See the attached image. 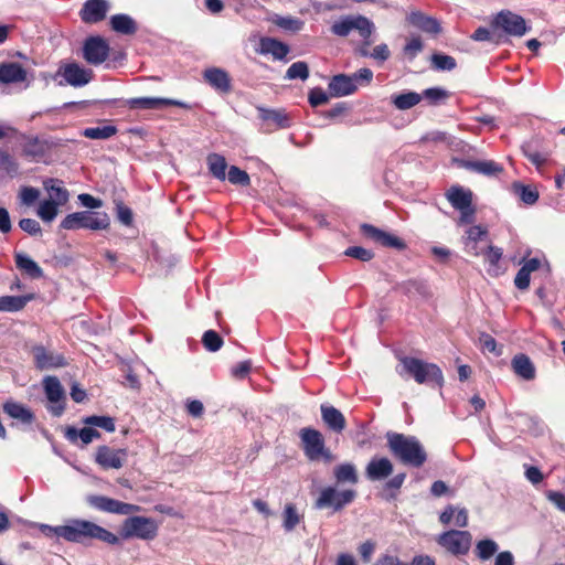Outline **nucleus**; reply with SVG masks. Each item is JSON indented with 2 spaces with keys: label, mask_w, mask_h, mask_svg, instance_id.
Wrapping results in <instances>:
<instances>
[{
  "label": "nucleus",
  "mask_w": 565,
  "mask_h": 565,
  "mask_svg": "<svg viewBox=\"0 0 565 565\" xmlns=\"http://www.w3.org/2000/svg\"><path fill=\"white\" fill-rule=\"evenodd\" d=\"M62 540L68 543L89 545L93 541H99L108 545H118L119 537L98 525L97 523L84 519H68L63 524Z\"/></svg>",
  "instance_id": "nucleus-1"
},
{
  "label": "nucleus",
  "mask_w": 565,
  "mask_h": 565,
  "mask_svg": "<svg viewBox=\"0 0 565 565\" xmlns=\"http://www.w3.org/2000/svg\"><path fill=\"white\" fill-rule=\"evenodd\" d=\"M387 447L391 454L405 466L420 468L427 461V452L417 437L387 431Z\"/></svg>",
  "instance_id": "nucleus-2"
},
{
  "label": "nucleus",
  "mask_w": 565,
  "mask_h": 565,
  "mask_svg": "<svg viewBox=\"0 0 565 565\" xmlns=\"http://www.w3.org/2000/svg\"><path fill=\"white\" fill-rule=\"evenodd\" d=\"M399 361L403 371L409 374L418 384L433 382L439 387L444 385L443 371L437 364L412 356H404Z\"/></svg>",
  "instance_id": "nucleus-3"
},
{
  "label": "nucleus",
  "mask_w": 565,
  "mask_h": 565,
  "mask_svg": "<svg viewBox=\"0 0 565 565\" xmlns=\"http://www.w3.org/2000/svg\"><path fill=\"white\" fill-rule=\"evenodd\" d=\"M110 225L109 216L106 213L82 211L67 214L61 222L60 227L67 231L76 230H106Z\"/></svg>",
  "instance_id": "nucleus-4"
},
{
  "label": "nucleus",
  "mask_w": 565,
  "mask_h": 565,
  "mask_svg": "<svg viewBox=\"0 0 565 565\" xmlns=\"http://www.w3.org/2000/svg\"><path fill=\"white\" fill-rule=\"evenodd\" d=\"M356 494L353 489L338 490L333 486H328L320 490L313 507L317 510L331 509L332 513H335L351 504Z\"/></svg>",
  "instance_id": "nucleus-5"
},
{
  "label": "nucleus",
  "mask_w": 565,
  "mask_h": 565,
  "mask_svg": "<svg viewBox=\"0 0 565 565\" xmlns=\"http://www.w3.org/2000/svg\"><path fill=\"white\" fill-rule=\"evenodd\" d=\"M446 198L450 205L460 212L457 221L458 226L472 224L476 216V207L472 204V192L460 185H452L447 192Z\"/></svg>",
  "instance_id": "nucleus-6"
},
{
  "label": "nucleus",
  "mask_w": 565,
  "mask_h": 565,
  "mask_svg": "<svg viewBox=\"0 0 565 565\" xmlns=\"http://www.w3.org/2000/svg\"><path fill=\"white\" fill-rule=\"evenodd\" d=\"M120 534L124 540L152 541L158 535V523L151 518L132 515L124 521Z\"/></svg>",
  "instance_id": "nucleus-7"
},
{
  "label": "nucleus",
  "mask_w": 565,
  "mask_h": 565,
  "mask_svg": "<svg viewBox=\"0 0 565 565\" xmlns=\"http://www.w3.org/2000/svg\"><path fill=\"white\" fill-rule=\"evenodd\" d=\"M302 449L310 461L323 459L326 462L333 460L332 452L326 447L322 434L310 427L302 428L299 433Z\"/></svg>",
  "instance_id": "nucleus-8"
},
{
  "label": "nucleus",
  "mask_w": 565,
  "mask_h": 565,
  "mask_svg": "<svg viewBox=\"0 0 565 565\" xmlns=\"http://www.w3.org/2000/svg\"><path fill=\"white\" fill-rule=\"evenodd\" d=\"M332 34L341 38L348 36L353 30L359 33L361 38L372 36L375 32L374 23L366 17L344 15L334 21L330 28Z\"/></svg>",
  "instance_id": "nucleus-9"
},
{
  "label": "nucleus",
  "mask_w": 565,
  "mask_h": 565,
  "mask_svg": "<svg viewBox=\"0 0 565 565\" xmlns=\"http://www.w3.org/2000/svg\"><path fill=\"white\" fill-rule=\"evenodd\" d=\"M86 502L92 508L117 515H129L140 511V507L131 503H126L106 495L89 494L86 497Z\"/></svg>",
  "instance_id": "nucleus-10"
},
{
  "label": "nucleus",
  "mask_w": 565,
  "mask_h": 565,
  "mask_svg": "<svg viewBox=\"0 0 565 565\" xmlns=\"http://www.w3.org/2000/svg\"><path fill=\"white\" fill-rule=\"evenodd\" d=\"M491 26L494 31L501 30L510 36L518 38L523 36L529 30L525 20L510 10H501L497 13Z\"/></svg>",
  "instance_id": "nucleus-11"
},
{
  "label": "nucleus",
  "mask_w": 565,
  "mask_h": 565,
  "mask_svg": "<svg viewBox=\"0 0 565 565\" xmlns=\"http://www.w3.org/2000/svg\"><path fill=\"white\" fill-rule=\"evenodd\" d=\"M43 388L50 405L47 411L55 417L63 415L65 411V391L56 376L47 375L43 379Z\"/></svg>",
  "instance_id": "nucleus-12"
},
{
  "label": "nucleus",
  "mask_w": 565,
  "mask_h": 565,
  "mask_svg": "<svg viewBox=\"0 0 565 565\" xmlns=\"http://www.w3.org/2000/svg\"><path fill=\"white\" fill-rule=\"evenodd\" d=\"M437 543L454 555H465L471 545V534L468 531L449 530L438 536Z\"/></svg>",
  "instance_id": "nucleus-13"
},
{
  "label": "nucleus",
  "mask_w": 565,
  "mask_h": 565,
  "mask_svg": "<svg viewBox=\"0 0 565 565\" xmlns=\"http://www.w3.org/2000/svg\"><path fill=\"white\" fill-rule=\"evenodd\" d=\"M465 252L472 256H480L489 244V232L481 225L469 226L462 236Z\"/></svg>",
  "instance_id": "nucleus-14"
},
{
  "label": "nucleus",
  "mask_w": 565,
  "mask_h": 565,
  "mask_svg": "<svg viewBox=\"0 0 565 565\" xmlns=\"http://www.w3.org/2000/svg\"><path fill=\"white\" fill-rule=\"evenodd\" d=\"M109 44L102 36H89L83 45V56L88 64L99 65L109 55Z\"/></svg>",
  "instance_id": "nucleus-15"
},
{
  "label": "nucleus",
  "mask_w": 565,
  "mask_h": 565,
  "mask_svg": "<svg viewBox=\"0 0 565 565\" xmlns=\"http://www.w3.org/2000/svg\"><path fill=\"white\" fill-rule=\"evenodd\" d=\"M34 365L38 370L63 367L67 364L65 358L56 352L49 351L44 345H34L31 350Z\"/></svg>",
  "instance_id": "nucleus-16"
},
{
  "label": "nucleus",
  "mask_w": 565,
  "mask_h": 565,
  "mask_svg": "<svg viewBox=\"0 0 565 565\" xmlns=\"http://www.w3.org/2000/svg\"><path fill=\"white\" fill-rule=\"evenodd\" d=\"M361 233L369 239L384 246L392 247L398 250H402L406 247V244L399 237L387 233L381 228L375 227L374 225L364 223L361 225Z\"/></svg>",
  "instance_id": "nucleus-17"
},
{
  "label": "nucleus",
  "mask_w": 565,
  "mask_h": 565,
  "mask_svg": "<svg viewBox=\"0 0 565 565\" xmlns=\"http://www.w3.org/2000/svg\"><path fill=\"white\" fill-rule=\"evenodd\" d=\"M127 456V449H114L108 446H99L96 450L95 461L103 469H120Z\"/></svg>",
  "instance_id": "nucleus-18"
},
{
  "label": "nucleus",
  "mask_w": 565,
  "mask_h": 565,
  "mask_svg": "<svg viewBox=\"0 0 565 565\" xmlns=\"http://www.w3.org/2000/svg\"><path fill=\"white\" fill-rule=\"evenodd\" d=\"M57 74L64 78L66 84L74 87L87 85L93 76L90 70H86L75 62L61 66Z\"/></svg>",
  "instance_id": "nucleus-19"
},
{
  "label": "nucleus",
  "mask_w": 565,
  "mask_h": 565,
  "mask_svg": "<svg viewBox=\"0 0 565 565\" xmlns=\"http://www.w3.org/2000/svg\"><path fill=\"white\" fill-rule=\"evenodd\" d=\"M126 105L130 109H159L166 106H177L189 108V105L177 99L163 97H136L126 100Z\"/></svg>",
  "instance_id": "nucleus-20"
},
{
  "label": "nucleus",
  "mask_w": 565,
  "mask_h": 565,
  "mask_svg": "<svg viewBox=\"0 0 565 565\" xmlns=\"http://www.w3.org/2000/svg\"><path fill=\"white\" fill-rule=\"evenodd\" d=\"M393 470L394 466L388 458L374 456L365 466L364 475L369 481L376 482L388 478Z\"/></svg>",
  "instance_id": "nucleus-21"
},
{
  "label": "nucleus",
  "mask_w": 565,
  "mask_h": 565,
  "mask_svg": "<svg viewBox=\"0 0 565 565\" xmlns=\"http://www.w3.org/2000/svg\"><path fill=\"white\" fill-rule=\"evenodd\" d=\"M202 76L204 82L220 94H228L232 90V78L230 74L221 67H209L204 70Z\"/></svg>",
  "instance_id": "nucleus-22"
},
{
  "label": "nucleus",
  "mask_w": 565,
  "mask_h": 565,
  "mask_svg": "<svg viewBox=\"0 0 565 565\" xmlns=\"http://www.w3.org/2000/svg\"><path fill=\"white\" fill-rule=\"evenodd\" d=\"M109 11L107 0H86L79 11V17L84 23L94 24L103 21Z\"/></svg>",
  "instance_id": "nucleus-23"
},
{
  "label": "nucleus",
  "mask_w": 565,
  "mask_h": 565,
  "mask_svg": "<svg viewBox=\"0 0 565 565\" xmlns=\"http://www.w3.org/2000/svg\"><path fill=\"white\" fill-rule=\"evenodd\" d=\"M320 412L323 423L330 430L340 434L345 429V417L338 408L329 404H321Z\"/></svg>",
  "instance_id": "nucleus-24"
},
{
  "label": "nucleus",
  "mask_w": 565,
  "mask_h": 565,
  "mask_svg": "<svg viewBox=\"0 0 565 565\" xmlns=\"http://www.w3.org/2000/svg\"><path fill=\"white\" fill-rule=\"evenodd\" d=\"M354 79L351 75L338 74L331 77L328 89L332 97H343L353 94L356 90Z\"/></svg>",
  "instance_id": "nucleus-25"
},
{
  "label": "nucleus",
  "mask_w": 565,
  "mask_h": 565,
  "mask_svg": "<svg viewBox=\"0 0 565 565\" xmlns=\"http://www.w3.org/2000/svg\"><path fill=\"white\" fill-rule=\"evenodd\" d=\"M65 438L73 445L85 447L94 439L100 438V433L92 426L82 429L68 426L65 429Z\"/></svg>",
  "instance_id": "nucleus-26"
},
{
  "label": "nucleus",
  "mask_w": 565,
  "mask_h": 565,
  "mask_svg": "<svg viewBox=\"0 0 565 565\" xmlns=\"http://www.w3.org/2000/svg\"><path fill=\"white\" fill-rule=\"evenodd\" d=\"M259 118L269 127L276 129L288 128L290 119L282 109H268L265 107H257Z\"/></svg>",
  "instance_id": "nucleus-27"
},
{
  "label": "nucleus",
  "mask_w": 565,
  "mask_h": 565,
  "mask_svg": "<svg viewBox=\"0 0 565 565\" xmlns=\"http://www.w3.org/2000/svg\"><path fill=\"white\" fill-rule=\"evenodd\" d=\"M2 408L9 417L17 419L22 424L31 425L35 419L33 412L29 407L13 399L6 401Z\"/></svg>",
  "instance_id": "nucleus-28"
},
{
  "label": "nucleus",
  "mask_w": 565,
  "mask_h": 565,
  "mask_svg": "<svg viewBox=\"0 0 565 565\" xmlns=\"http://www.w3.org/2000/svg\"><path fill=\"white\" fill-rule=\"evenodd\" d=\"M407 21L420 31L436 35L440 33L441 26L437 19L428 17L419 11L411 12L407 17Z\"/></svg>",
  "instance_id": "nucleus-29"
},
{
  "label": "nucleus",
  "mask_w": 565,
  "mask_h": 565,
  "mask_svg": "<svg viewBox=\"0 0 565 565\" xmlns=\"http://www.w3.org/2000/svg\"><path fill=\"white\" fill-rule=\"evenodd\" d=\"M460 167L488 177L497 175L503 171L502 166L493 160H461Z\"/></svg>",
  "instance_id": "nucleus-30"
},
{
  "label": "nucleus",
  "mask_w": 565,
  "mask_h": 565,
  "mask_svg": "<svg viewBox=\"0 0 565 565\" xmlns=\"http://www.w3.org/2000/svg\"><path fill=\"white\" fill-rule=\"evenodd\" d=\"M511 367L515 375L524 381H532L535 379V366L531 359L524 353H519L513 356L511 361Z\"/></svg>",
  "instance_id": "nucleus-31"
},
{
  "label": "nucleus",
  "mask_w": 565,
  "mask_h": 565,
  "mask_svg": "<svg viewBox=\"0 0 565 565\" xmlns=\"http://www.w3.org/2000/svg\"><path fill=\"white\" fill-rule=\"evenodd\" d=\"M114 32L122 35H134L138 31V24L132 17L126 13H117L109 19Z\"/></svg>",
  "instance_id": "nucleus-32"
},
{
  "label": "nucleus",
  "mask_w": 565,
  "mask_h": 565,
  "mask_svg": "<svg viewBox=\"0 0 565 565\" xmlns=\"http://www.w3.org/2000/svg\"><path fill=\"white\" fill-rule=\"evenodd\" d=\"M289 51V46L277 39L262 38L259 41V52L270 54L275 60H285Z\"/></svg>",
  "instance_id": "nucleus-33"
},
{
  "label": "nucleus",
  "mask_w": 565,
  "mask_h": 565,
  "mask_svg": "<svg viewBox=\"0 0 565 565\" xmlns=\"http://www.w3.org/2000/svg\"><path fill=\"white\" fill-rule=\"evenodd\" d=\"M484 256V262L488 264L487 273L491 277H498L503 274L504 268L500 264L503 255V250L500 247L487 245L484 252L481 254Z\"/></svg>",
  "instance_id": "nucleus-34"
},
{
  "label": "nucleus",
  "mask_w": 565,
  "mask_h": 565,
  "mask_svg": "<svg viewBox=\"0 0 565 565\" xmlns=\"http://www.w3.org/2000/svg\"><path fill=\"white\" fill-rule=\"evenodd\" d=\"M458 527H466L468 525V511L465 508H457L452 504H448L439 515V521L444 525H448L452 522Z\"/></svg>",
  "instance_id": "nucleus-35"
},
{
  "label": "nucleus",
  "mask_w": 565,
  "mask_h": 565,
  "mask_svg": "<svg viewBox=\"0 0 565 565\" xmlns=\"http://www.w3.org/2000/svg\"><path fill=\"white\" fill-rule=\"evenodd\" d=\"M26 72L14 62L0 64V82L3 84L21 83L25 81Z\"/></svg>",
  "instance_id": "nucleus-36"
},
{
  "label": "nucleus",
  "mask_w": 565,
  "mask_h": 565,
  "mask_svg": "<svg viewBox=\"0 0 565 565\" xmlns=\"http://www.w3.org/2000/svg\"><path fill=\"white\" fill-rule=\"evenodd\" d=\"M44 189L49 193V201L56 202V204L64 205L70 199L68 191L62 185V181L57 179H47L43 182Z\"/></svg>",
  "instance_id": "nucleus-37"
},
{
  "label": "nucleus",
  "mask_w": 565,
  "mask_h": 565,
  "mask_svg": "<svg viewBox=\"0 0 565 565\" xmlns=\"http://www.w3.org/2000/svg\"><path fill=\"white\" fill-rule=\"evenodd\" d=\"M209 172L218 181L226 180L227 162L224 156L212 152L206 157Z\"/></svg>",
  "instance_id": "nucleus-38"
},
{
  "label": "nucleus",
  "mask_w": 565,
  "mask_h": 565,
  "mask_svg": "<svg viewBox=\"0 0 565 565\" xmlns=\"http://www.w3.org/2000/svg\"><path fill=\"white\" fill-rule=\"evenodd\" d=\"M267 21L271 22L273 24H275L284 31H289L294 33L301 31L305 26V22L299 18H295L291 15L284 17L277 13L270 14L267 18Z\"/></svg>",
  "instance_id": "nucleus-39"
},
{
  "label": "nucleus",
  "mask_w": 565,
  "mask_h": 565,
  "mask_svg": "<svg viewBox=\"0 0 565 565\" xmlns=\"http://www.w3.org/2000/svg\"><path fill=\"white\" fill-rule=\"evenodd\" d=\"M22 154L29 159L42 158L46 152V146L38 137L23 136L21 143Z\"/></svg>",
  "instance_id": "nucleus-40"
},
{
  "label": "nucleus",
  "mask_w": 565,
  "mask_h": 565,
  "mask_svg": "<svg viewBox=\"0 0 565 565\" xmlns=\"http://www.w3.org/2000/svg\"><path fill=\"white\" fill-rule=\"evenodd\" d=\"M422 102V95L416 92L405 90L391 96L392 105L398 110H407Z\"/></svg>",
  "instance_id": "nucleus-41"
},
{
  "label": "nucleus",
  "mask_w": 565,
  "mask_h": 565,
  "mask_svg": "<svg viewBox=\"0 0 565 565\" xmlns=\"http://www.w3.org/2000/svg\"><path fill=\"white\" fill-rule=\"evenodd\" d=\"M333 476L338 484H356L359 482L356 468L351 462H344L335 466L333 469Z\"/></svg>",
  "instance_id": "nucleus-42"
},
{
  "label": "nucleus",
  "mask_w": 565,
  "mask_h": 565,
  "mask_svg": "<svg viewBox=\"0 0 565 565\" xmlns=\"http://www.w3.org/2000/svg\"><path fill=\"white\" fill-rule=\"evenodd\" d=\"M15 266L29 277L36 279L43 276L42 268L30 256L23 253H15Z\"/></svg>",
  "instance_id": "nucleus-43"
},
{
  "label": "nucleus",
  "mask_w": 565,
  "mask_h": 565,
  "mask_svg": "<svg viewBox=\"0 0 565 565\" xmlns=\"http://www.w3.org/2000/svg\"><path fill=\"white\" fill-rule=\"evenodd\" d=\"M281 518V526L286 532H292L303 520V515L298 512V509L294 503L285 504Z\"/></svg>",
  "instance_id": "nucleus-44"
},
{
  "label": "nucleus",
  "mask_w": 565,
  "mask_h": 565,
  "mask_svg": "<svg viewBox=\"0 0 565 565\" xmlns=\"http://www.w3.org/2000/svg\"><path fill=\"white\" fill-rule=\"evenodd\" d=\"M513 193L526 205H533L539 200V191L535 186L525 185L521 182H514L512 184Z\"/></svg>",
  "instance_id": "nucleus-45"
},
{
  "label": "nucleus",
  "mask_w": 565,
  "mask_h": 565,
  "mask_svg": "<svg viewBox=\"0 0 565 565\" xmlns=\"http://www.w3.org/2000/svg\"><path fill=\"white\" fill-rule=\"evenodd\" d=\"M118 129L114 125H105L98 127H87L81 132L82 136L88 139L107 140L117 134Z\"/></svg>",
  "instance_id": "nucleus-46"
},
{
  "label": "nucleus",
  "mask_w": 565,
  "mask_h": 565,
  "mask_svg": "<svg viewBox=\"0 0 565 565\" xmlns=\"http://www.w3.org/2000/svg\"><path fill=\"white\" fill-rule=\"evenodd\" d=\"M522 152L537 169H541L548 160V152L539 150L534 142L524 143Z\"/></svg>",
  "instance_id": "nucleus-47"
},
{
  "label": "nucleus",
  "mask_w": 565,
  "mask_h": 565,
  "mask_svg": "<svg viewBox=\"0 0 565 565\" xmlns=\"http://www.w3.org/2000/svg\"><path fill=\"white\" fill-rule=\"evenodd\" d=\"M30 300V296H2L0 297V311H19L23 309Z\"/></svg>",
  "instance_id": "nucleus-48"
},
{
  "label": "nucleus",
  "mask_w": 565,
  "mask_h": 565,
  "mask_svg": "<svg viewBox=\"0 0 565 565\" xmlns=\"http://www.w3.org/2000/svg\"><path fill=\"white\" fill-rule=\"evenodd\" d=\"M19 172V164L15 159L6 150L0 148V178H14Z\"/></svg>",
  "instance_id": "nucleus-49"
},
{
  "label": "nucleus",
  "mask_w": 565,
  "mask_h": 565,
  "mask_svg": "<svg viewBox=\"0 0 565 565\" xmlns=\"http://www.w3.org/2000/svg\"><path fill=\"white\" fill-rule=\"evenodd\" d=\"M83 424L87 426L99 427L107 433H114L116 429L115 419L111 416L106 415H92L86 416L82 419Z\"/></svg>",
  "instance_id": "nucleus-50"
},
{
  "label": "nucleus",
  "mask_w": 565,
  "mask_h": 565,
  "mask_svg": "<svg viewBox=\"0 0 565 565\" xmlns=\"http://www.w3.org/2000/svg\"><path fill=\"white\" fill-rule=\"evenodd\" d=\"M430 63L431 67L438 72H450L457 67L455 57L444 53H434Z\"/></svg>",
  "instance_id": "nucleus-51"
},
{
  "label": "nucleus",
  "mask_w": 565,
  "mask_h": 565,
  "mask_svg": "<svg viewBox=\"0 0 565 565\" xmlns=\"http://www.w3.org/2000/svg\"><path fill=\"white\" fill-rule=\"evenodd\" d=\"M422 99H426L429 105L444 103L450 96V93L443 87H429L423 90Z\"/></svg>",
  "instance_id": "nucleus-52"
},
{
  "label": "nucleus",
  "mask_w": 565,
  "mask_h": 565,
  "mask_svg": "<svg viewBox=\"0 0 565 565\" xmlns=\"http://www.w3.org/2000/svg\"><path fill=\"white\" fill-rule=\"evenodd\" d=\"M498 550L499 546L497 542L491 539L481 540L476 545V554L482 561H487L492 557Z\"/></svg>",
  "instance_id": "nucleus-53"
},
{
  "label": "nucleus",
  "mask_w": 565,
  "mask_h": 565,
  "mask_svg": "<svg viewBox=\"0 0 565 565\" xmlns=\"http://www.w3.org/2000/svg\"><path fill=\"white\" fill-rule=\"evenodd\" d=\"M406 479V473L401 472L392 477L390 480H387L384 484V492L385 498L387 500L395 499L397 497V493L399 489L402 488L404 481Z\"/></svg>",
  "instance_id": "nucleus-54"
},
{
  "label": "nucleus",
  "mask_w": 565,
  "mask_h": 565,
  "mask_svg": "<svg viewBox=\"0 0 565 565\" xmlns=\"http://www.w3.org/2000/svg\"><path fill=\"white\" fill-rule=\"evenodd\" d=\"M309 77V67L306 62L299 61L292 63L285 75L286 79H301L306 81Z\"/></svg>",
  "instance_id": "nucleus-55"
},
{
  "label": "nucleus",
  "mask_w": 565,
  "mask_h": 565,
  "mask_svg": "<svg viewBox=\"0 0 565 565\" xmlns=\"http://www.w3.org/2000/svg\"><path fill=\"white\" fill-rule=\"evenodd\" d=\"M226 179L234 185L247 186L250 184L248 173L236 166H231Z\"/></svg>",
  "instance_id": "nucleus-56"
},
{
  "label": "nucleus",
  "mask_w": 565,
  "mask_h": 565,
  "mask_svg": "<svg viewBox=\"0 0 565 565\" xmlns=\"http://www.w3.org/2000/svg\"><path fill=\"white\" fill-rule=\"evenodd\" d=\"M203 347L210 352L218 351L223 345L222 337L214 330H207L202 335Z\"/></svg>",
  "instance_id": "nucleus-57"
},
{
  "label": "nucleus",
  "mask_w": 565,
  "mask_h": 565,
  "mask_svg": "<svg viewBox=\"0 0 565 565\" xmlns=\"http://www.w3.org/2000/svg\"><path fill=\"white\" fill-rule=\"evenodd\" d=\"M58 204L56 202H51L49 200H44L39 209H38V215L44 221V222H52L57 213H58Z\"/></svg>",
  "instance_id": "nucleus-58"
},
{
  "label": "nucleus",
  "mask_w": 565,
  "mask_h": 565,
  "mask_svg": "<svg viewBox=\"0 0 565 565\" xmlns=\"http://www.w3.org/2000/svg\"><path fill=\"white\" fill-rule=\"evenodd\" d=\"M522 267H524L530 273L541 270L545 276H548L551 273V268L546 259L540 257L524 259Z\"/></svg>",
  "instance_id": "nucleus-59"
},
{
  "label": "nucleus",
  "mask_w": 565,
  "mask_h": 565,
  "mask_svg": "<svg viewBox=\"0 0 565 565\" xmlns=\"http://www.w3.org/2000/svg\"><path fill=\"white\" fill-rule=\"evenodd\" d=\"M424 49L419 36L412 38L404 46L403 52L408 61H413Z\"/></svg>",
  "instance_id": "nucleus-60"
},
{
  "label": "nucleus",
  "mask_w": 565,
  "mask_h": 565,
  "mask_svg": "<svg viewBox=\"0 0 565 565\" xmlns=\"http://www.w3.org/2000/svg\"><path fill=\"white\" fill-rule=\"evenodd\" d=\"M344 255L359 259L361 262H370L374 257V253L371 249L361 246H350L344 250Z\"/></svg>",
  "instance_id": "nucleus-61"
},
{
  "label": "nucleus",
  "mask_w": 565,
  "mask_h": 565,
  "mask_svg": "<svg viewBox=\"0 0 565 565\" xmlns=\"http://www.w3.org/2000/svg\"><path fill=\"white\" fill-rule=\"evenodd\" d=\"M479 341L482 350L493 353L497 356L502 354V350L498 349L497 341L492 335L482 332L479 337Z\"/></svg>",
  "instance_id": "nucleus-62"
},
{
  "label": "nucleus",
  "mask_w": 565,
  "mask_h": 565,
  "mask_svg": "<svg viewBox=\"0 0 565 565\" xmlns=\"http://www.w3.org/2000/svg\"><path fill=\"white\" fill-rule=\"evenodd\" d=\"M351 78L354 79V85H356V88L359 86H365L369 85L373 79V72L372 70L367 67L360 68L355 73L351 75Z\"/></svg>",
  "instance_id": "nucleus-63"
},
{
  "label": "nucleus",
  "mask_w": 565,
  "mask_h": 565,
  "mask_svg": "<svg viewBox=\"0 0 565 565\" xmlns=\"http://www.w3.org/2000/svg\"><path fill=\"white\" fill-rule=\"evenodd\" d=\"M546 499L552 502L559 511L565 513V493L561 491H545Z\"/></svg>",
  "instance_id": "nucleus-64"
}]
</instances>
